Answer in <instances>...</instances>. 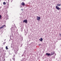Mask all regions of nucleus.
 Wrapping results in <instances>:
<instances>
[{
    "instance_id": "obj_6",
    "label": "nucleus",
    "mask_w": 61,
    "mask_h": 61,
    "mask_svg": "<svg viewBox=\"0 0 61 61\" xmlns=\"http://www.w3.org/2000/svg\"><path fill=\"white\" fill-rule=\"evenodd\" d=\"M5 26V25H3L1 26V27H0V29H2V28H3V27H4V26Z\"/></svg>"
},
{
    "instance_id": "obj_8",
    "label": "nucleus",
    "mask_w": 61,
    "mask_h": 61,
    "mask_svg": "<svg viewBox=\"0 0 61 61\" xmlns=\"http://www.w3.org/2000/svg\"><path fill=\"white\" fill-rule=\"evenodd\" d=\"M43 38H40V39L39 40H40V41H43Z\"/></svg>"
},
{
    "instance_id": "obj_15",
    "label": "nucleus",
    "mask_w": 61,
    "mask_h": 61,
    "mask_svg": "<svg viewBox=\"0 0 61 61\" xmlns=\"http://www.w3.org/2000/svg\"><path fill=\"white\" fill-rule=\"evenodd\" d=\"M1 59H0V60Z\"/></svg>"
},
{
    "instance_id": "obj_9",
    "label": "nucleus",
    "mask_w": 61,
    "mask_h": 61,
    "mask_svg": "<svg viewBox=\"0 0 61 61\" xmlns=\"http://www.w3.org/2000/svg\"><path fill=\"white\" fill-rule=\"evenodd\" d=\"M57 5V6H60V5H61V4H58Z\"/></svg>"
},
{
    "instance_id": "obj_4",
    "label": "nucleus",
    "mask_w": 61,
    "mask_h": 61,
    "mask_svg": "<svg viewBox=\"0 0 61 61\" xmlns=\"http://www.w3.org/2000/svg\"><path fill=\"white\" fill-rule=\"evenodd\" d=\"M46 54L47 56H50V53H46Z\"/></svg>"
},
{
    "instance_id": "obj_1",
    "label": "nucleus",
    "mask_w": 61,
    "mask_h": 61,
    "mask_svg": "<svg viewBox=\"0 0 61 61\" xmlns=\"http://www.w3.org/2000/svg\"><path fill=\"white\" fill-rule=\"evenodd\" d=\"M36 19L38 21H39L40 20V17L39 16H37Z\"/></svg>"
},
{
    "instance_id": "obj_5",
    "label": "nucleus",
    "mask_w": 61,
    "mask_h": 61,
    "mask_svg": "<svg viewBox=\"0 0 61 61\" xmlns=\"http://www.w3.org/2000/svg\"><path fill=\"white\" fill-rule=\"evenodd\" d=\"M54 54H55V52L54 51L51 53V55H54Z\"/></svg>"
},
{
    "instance_id": "obj_7",
    "label": "nucleus",
    "mask_w": 61,
    "mask_h": 61,
    "mask_svg": "<svg viewBox=\"0 0 61 61\" xmlns=\"http://www.w3.org/2000/svg\"><path fill=\"white\" fill-rule=\"evenodd\" d=\"M25 3L24 2H22L21 4V5H25Z\"/></svg>"
},
{
    "instance_id": "obj_2",
    "label": "nucleus",
    "mask_w": 61,
    "mask_h": 61,
    "mask_svg": "<svg viewBox=\"0 0 61 61\" xmlns=\"http://www.w3.org/2000/svg\"><path fill=\"white\" fill-rule=\"evenodd\" d=\"M56 9H57V10H59V9H60V10L61 9V8H60L59 7H58L57 6H56Z\"/></svg>"
},
{
    "instance_id": "obj_12",
    "label": "nucleus",
    "mask_w": 61,
    "mask_h": 61,
    "mask_svg": "<svg viewBox=\"0 0 61 61\" xmlns=\"http://www.w3.org/2000/svg\"><path fill=\"white\" fill-rule=\"evenodd\" d=\"M1 17H2V16L0 15V19L1 18Z\"/></svg>"
},
{
    "instance_id": "obj_11",
    "label": "nucleus",
    "mask_w": 61,
    "mask_h": 61,
    "mask_svg": "<svg viewBox=\"0 0 61 61\" xmlns=\"http://www.w3.org/2000/svg\"><path fill=\"white\" fill-rule=\"evenodd\" d=\"M6 49H7V50L8 48V47H7V46H6Z\"/></svg>"
},
{
    "instance_id": "obj_10",
    "label": "nucleus",
    "mask_w": 61,
    "mask_h": 61,
    "mask_svg": "<svg viewBox=\"0 0 61 61\" xmlns=\"http://www.w3.org/2000/svg\"><path fill=\"white\" fill-rule=\"evenodd\" d=\"M3 4L4 5H6V3H5V2H4L3 3Z\"/></svg>"
},
{
    "instance_id": "obj_14",
    "label": "nucleus",
    "mask_w": 61,
    "mask_h": 61,
    "mask_svg": "<svg viewBox=\"0 0 61 61\" xmlns=\"http://www.w3.org/2000/svg\"><path fill=\"white\" fill-rule=\"evenodd\" d=\"M60 35L61 36V34H60Z\"/></svg>"
},
{
    "instance_id": "obj_16",
    "label": "nucleus",
    "mask_w": 61,
    "mask_h": 61,
    "mask_svg": "<svg viewBox=\"0 0 61 61\" xmlns=\"http://www.w3.org/2000/svg\"><path fill=\"white\" fill-rule=\"evenodd\" d=\"M0 61H1V60H0Z\"/></svg>"
},
{
    "instance_id": "obj_13",
    "label": "nucleus",
    "mask_w": 61,
    "mask_h": 61,
    "mask_svg": "<svg viewBox=\"0 0 61 61\" xmlns=\"http://www.w3.org/2000/svg\"><path fill=\"white\" fill-rule=\"evenodd\" d=\"M15 58L13 59V60H14V61H15Z\"/></svg>"
},
{
    "instance_id": "obj_3",
    "label": "nucleus",
    "mask_w": 61,
    "mask_h": 61,
    "mask_svg": "<svg viewBox=\"0 0 61 61\" xmlns=\"http://www.w3.org/2000/svg\"><path fill=\"white\" fill-rule=\"evenodd\" d=\"M23 23H27V20H24L23 21Z\"/></svg>"
}]
</instances>
